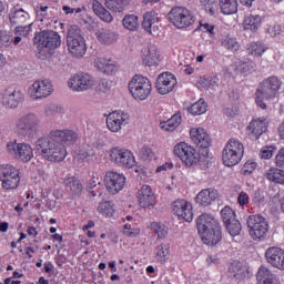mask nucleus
Listing matches in <instances>:
<instances>
[{"mask_svg": "<svg viewBox=\"0 0 284 284\" xmlns=\"http://www.w3.org/2000/svg\"><path fill=\"white\" fill-rule=\"evenodd\" d=\"M169 229L166 225L156 224V234L159 239H165L168 236Z\"/></svg>", "mask_w": 284, "mask_h": 284, "instance_id": "59", "label": "nucleus"}, {"mask_svg": "<svg viewBox=\"0 0 284 284\" xmlns=\"http://www.w3.org/2000/svg\"><path fill=\"white\" fill-rule=\"evenodd\" d=\"M30 32H32V22H29L28 24H18L16 26L13 33L19 37L28 38L30 37Z\"/></svg>", "mask_w": 284, "mask_h": 284, "instance_id": "46", "label": "nucleus"}, {"mask_svg": "<svg viewBox=\"0 0 284 284\" xmlns=\"http://www.w3.org/2000/svg\"><path fill=\"white\" fill-rule=\"evenodd\" d=\"M196 85L200 90H216L219 88V77L209 75L197 80Z\"/></svg>", "mask_w": 284, "mask_h": 284, "instance_id": "33", "label": "nucleus"}, {"mask_svg": "<svg viewBox=\"0 0 284 284\" xmlns=\"http://www.w3.org/2000/svg\"><path fill=\"white\" fill-rule=\"evenodd\" d=\"M140 156L143 161H150L154 156V152H152V149L143 146L140 151Z\"/></svg>", "mask_w": 284, "mask_h": 284, "instance_id": "55", "label": "nucleus"}, {"mask_svg": "<svg viewBox=\"0 0 284 284\" xmlns=\"http://www.w3.org/2000/svg\"><path fill=\"white\" fill-rule=\"evenodd\" d=\"M189 112L194 116H199L201 114H205L207 112V104L204 100H199L197 102L193 103L189 109Z\"/></svg>", "mask_w": 284, "mask_h": 284, "instance_id": "43", "label": "nucleus"}, {"mask_svg": "<svg viewBox=\"0 0 284 284\" xmlns=\"http://www.w3.org/2000/svg\"><path fill=\"white\" fill-rule=\"evenodd\" d=\"M12 45V39L10 36L6 34L3 30H0V48L2 50H8Z\"/></svg>", "mask_w": 284, "mask_h": 284, "instance_id": "50", "label": "nucleus"}, {"mask_svg": "<svg viewBox=\"0 0 284 284\" xmlns=\"http://www.w3.org/2000/svg\"><path fill=\"white\" fill-rule=\"evenodd\" d=\"M7 151L9 152V154H11V156L23 161V163L32 161V156H34V151L32 150V146L28 143L9 142L7 144Z\"/></svg>", "mask_w": 284, "mask_h": 284, "instance_id": "14", "label": "nucleus"}, {"mask_svg": "<svg viewBox=\"0 0 284 284\" xmlns=\"http://www.w3.org/2000/svg\"><path fill=\"white\" fill-rule=\"evenodd\" d=\"M266 32L271 37H278V34H281L283 32V28L281 27V24H274V26L267 28Z\"/></svg>", "mask_w": 284, "mask_h": 284, "instance_id": "57", "label": "nucleus"}, {"mask_svg": "<svg viewBox=\"0 0 284 284\" xmlns=\"http://www.w3.org/2000/svg\"><path fill=\"white\" fill-rule=\"evenodd\" d=\"M24 99L23 92L17 89H6L1 93V105L7 108L8 110H17L19 108V103H21Z\"/></svg>", "mask_w": 284, "mask_h": 284, "instance_id": "19", "label": "nucleus"}, {"mask_svg": "<svg viewBox=\"0 0 284 284\" xmlns=\"http://www.w3.org/2000/svg\"><path fill=\"white\" fill-rule=\"evenodd\" d=\"M77 132L64 129V130H52L49 136L39 138L34 145L40 156H43L45 161L51 163H61L68 156V151L64 145H73L77 143Z\"/></svg>", "mask_w": 284, "mask_h": 284, "instance_id": "1", "label": "nucleus"}, {"mask_svg": "<svg viewBox=\"0 0 284 284\" xmlns=\"http://www.w3.org/2000/svg\"><path fill=\"white\" fill-rule=\"evenodd\" d=\"M63 185L65 191L69 192V194H72V196H81V193L83 192V184L79 178H65L63 180Z\"/></svg>", "mask_w": 284, "mask_h": 284, "instance_id": "31", "label": "nucleus"}, {"mask_svg": "<svg viewBox=\"0 0 284 284\" xmlns=\"http://www.w3.org/2000/svg\"><path fill=\"white\" fill-rule=\"evenodd\" d=\"M265 50V45L258 42H253L247 47V52L252 54V57H261Z\"/></svg>", "mask_w": 284, "mask_h": 284, "instance_id": "47", "label": "nucleus"}, {"mask_svg": "<svg viewBox=\"0 0 284 284\" xmlns=\"http://www.w3.org/2000/svg\"><path fill=\"white\" fill-rule=\"evenodd\" d=\"M170 258V244H160L156 252L159 263H168Z\"/></svg>", "mask_w": 284, "mask_h": 284, "instance_id": "42", "label": "nucleus"}, {"mask_svg": "<svg viewBox=\"0 0 284 284\" xmlns=\"http://www.w3.org/2000/svg\"><path fill=\"white\" fill-rule=\"evenodd\" d=\"M190 136L197 148L207 150V148L212 145V139L210 138V134H207V131H205L203 128L191 129Z\"/></svg>", "mask_w": 284, "mask_h": 284, "instance_id": "25", "label": "nucleus"}, {"mask_svg": "<svg viewBox=\"0 0 284 284\" xmlns=\"http://www.w3.org/2000/svg\"><path fill=\"white\" fill-rule=\"evenodd\" d=\"M206 0L202 1L203 6H204V10L205 12H209V14H214V12H216V4L214 3V1L212 0Z\"/></svg>", "mask_w": 284, "mask_h": 284, "instance_id": "58", "label": "nucleus"}, {"mask_svg": "<svg viewBox=\"0 0 284 284\" xmlns=\"http://www.w3.org/2000/svg\"><path fill=\"white\" fill-rule=\"evenodd\" d=\"M160 54L159 48L154 44H150L146 49L142 51V63L148 68L159 65Z\"/></svg>", "mask_w": 284, "mask_h": 284, "instance_id": "27", "label": "nucleus"}, {"mask_svg": "<svg viewBox=\"0 0 284 284\" xmlns=\"http://www.w3.org/2000/svg\"><path fill=\"white\" fill-rule=\"evenodd\" d=\"M221 45L229 52H239L241 43L234 36H225L221 39Z\"/></svg>", "mask_w": 284, "mask_h": 284, "instance_id": "37", "label": "nucleus"}, {"mask_svg": "<svg viewBox=\"0 0 284 284\" xmlns=\"http://www.w3.org/2000/svg\"><path fill=\"white\" fill-rule=\"evenodd\" d=\"M278 90H281V80L272 75L265 79L256 90L255 93V103L262 110L267 108V104L263 102V99L266 101H271L272 99H276V94H278Z\"/></svg>", "mask_w": 284, "mask_h": 284, "instance_id": "5", "label": "nucleus"}, {"mask_svg": "<svg viewBox=\"0 0 284 284\" xmlns=\"http://www.w3.org/2000/svg\"><path fill=\"white\" fill-rule=\"evenodd\" d=\"M123 234L124 236H128L129 239H136L139 234H141V230L133 229L131 224H124L123 225Z\"/></svg>", "mask_w": 284, "mask_h": 284, "instance_id": "49", "label": "nucleus"}, {"mask_svg": "<svg viewBox=\"0 0 284 284\" xmlns=\"http://www.w3.org/2000/svg\"><path fill=\"white\" fill-rule=\"evenodd\" d=\"M136 199L140 207H154L156 205V196L150 185H142L138 191Z\"/></svg>", "mask_w": 284, "mask_h": 284, "instance_id": "23", "label": "nucleus"}, {"mask_svg": "<svg viewBox=\"0 0 284 284\" xmlns=\"http://www.w3.org/2000/svg\"><path fill=\"white\" fill-rule=\"evenodd\" d=\"M229 273L231 276L236 278V281H243L245 276H247V267L243 266V264L239 261H234L229 268Z\"/></svg>", "mask_w": 284, "mask_h": 284, "instance_id": "35", "label": "nucleus"}, {"mask_svg": "<svg viewBox=\"0 0 284 284\" xmlns=\"http://www.w3.org/2000/svg\"><path fill=\"white\" fill-rule=\"evenodd\" d=\"M256 281L258 284H280L278 277H276L267 266H261L258 268Z\"/></svg>", "mask_w": 284, "mask_h": 284, "instance_id": "32", "label": "nucleus"}, {"mask_svg": "<svg viewBox=\"0 0 284 284\" xmlns=\"http://www.w3.org/2000/svg\"><path fill=\"white\" fill-rule=\"evenodd\" d=\"M109 159L111 163L114 165H119L120 168H134L136 165V160L134 159V154L132 151L114 146L109 151Z\"/></svg>", "mask_w": 284, "mask_h": 284, "instance_id": "9", "label": "nucleus"}, {"mask_svg": "<svg viewBox=\"0 0 284 284\" xmlns=\"http://www.w3.org/2000/svg\"><path fill=\"white\" fill-rule=\"evenodd\" d=\"M169 19L175 28H190L195 18L192 11L185 7H174L169 12Z\"/></svg>", "mask_w": 284, "mask_h": 284, "instance_id": "11", "label": "nucleus"}, {"mask_svg": "<svg viewBox=\"0 0 284 284\" xmlns=\"http://www.w3.org/2000/svg\"><path fill=\"white\" fill-rule=\"evenodd\" d=\"M247 130L253 139H261V135L267 132V119L258 118L251 121Z\"/></svg>", "mask_w": 284, "mask_h": 284, "instance_id": "30", "label": "nucleus"}, {"mask_svg": "<svg viewBox=\"0 0 284 284\" xmlns=\"http://www.w3.org/2000/svg\"><path fill=\"white\" fill-rule=\"evenodd\" d=\"M68 85L73 92H88L95 85L94 77L88 73H78L69 79Z\"/></svg>", "mask_w": 284, "mask_h": 284, "instance_id": "13", "label": "nucleus"}, {"mask_svg": "<svg viewBox=\"0 0 284 284\" xmlns=\"http://www.w3.org/2000/svg\"><path fill=\"white\" fill-rule=\"evenodd\" d=\"M220 7L223 14H234L239 10V2L236 0H220Z\"/></svg>", "mask_w": 284, "mask_h": 284, "instance_id": "40", "label": "nucleus"}, {"mask_svg": "<svg viewBox=\"0 0 284 284\" xmlns=\"http://www.w3.org/2000/svg\"><path fill=\"white\" fill-rule=\"evenodd\" d=\"M33 43L38 44V59L45 61L61 47V36L57 31H42L34 36Z\"/></svg>", "mask_w": 284, "mask_h": 284, "instance_id": "3", "label": "nucleus"}, {"mask_svg": "<svg viewBox=\"0 0 284 284\" xmlns=\"http://www.w3.org/2000/svg\"><path fill=\"white\" fill-rule=\"evenodd\" d=\"M98 212L104 216L114 214V204L112 202H103L98 206Z\"/></svg>", "mask_w": 284, "mask_h": 284, "instance_id": "48", "label": "nucleus"}, {"mask_svg": "<svg viewBox=\"0 0 284 284\" xmlns=\"http://www.w3.org/2000/svg\"><path fill=\"white\" fill-rule=\"evenodd\" d=\"M105 7L111 12H123V4L119 3L116 0H105Z\"/></svg>", "mask_w": 284, "mask_h": 284, "instance_id": "51", "label": "nucleus"}, {"mask_svg": "<svg viewBox=\"0 0 284 284\" xmlns=\"http://www.w3.org/2000/svg\"><path fill=\"white\" fill-rule=\"evenodd\" d=\"M14 130L19 136L30 139V136L39 134V130H41V118L34 112L23 113L16 119Z\"/></svg>", "mask_w": 284, "mask_h": 284, "instance_id": "4", "label": "nucleus"}, {"mask_svg": "<svg viewBox=\"0 0 284 284\" xmlns=\"http://www.w3.org/2000/svg\"><path fill=\"white\" fill-rule=\"evenodd\" d=\"M200 28L202 32H209L210 37L214 34V26L210 23H201Z\"/></svg>", "mask_w": 284, "mask_h": 284, "instance_id": "64", "label": "nucleus"}, {"mask_svg": "<svg viewBox=\"0 0 284 284\" xmlns=\"http://www.w3.org/2000/svg\"><path fill=\"white\" fill-rule=\"evenodd\" d=\"M266 261L272 265V267H276L277 270L284 271V250L281 247H268L265 252Z\"/></svg>", "mask_w": 284, "mask_h": 284, "instance_id": "24", "label": "nucleus"}, {"mask_svg": "<svg viewBox=\"0 0 284 284\" xmlns=\"http://www.w3.org/2000/svg\"><path fill=\"white\" fill-rule=\"evenodd\" d=\"M176 77L170 72L161 73L155 83L159 94H170L176 88Z\"/></svg>", "mask_w": 284, "mask_h": 284, "instance_id": "20", "label": "nucleus"}, {"mask_svg": "<svg viewBox=\"0 0 284 284\" xmlns=\"http://www.w3.org/2000/svg\"><path fill=\"white\" fill-rule=\"evenodd\" d=\"M54 92V85L50 80H38L28 90L31 99H47Z\"/></svg>", "mask_w": 284, "mask_h": 284, "instance_id": "17", "label": "nucleus"}, {"mask_svg": "<svg viewBox=\"0 0 284 284\" xmlns=\"http://www.w3.org/2000/svg\"><path fill=\"white\" fill-rule=\"evenodd\" d=\"M129 123L130 113L125 111H113L106 116V128L110 132H121V129Z\"/></svg>", "mask_w": 284, "mask_h": 284, "instance_id": "16", "label": "nucleus"}, {"mask_svg": "<svg viewBox=\"0 0 284 284\" xmlns=\"http://www.w3.org/2000/svg\"><path fill=\"white\" fill-rule=\"evenodd\" d=\"M48 10H50V7L45 4L36 6L34 11H36L37 18L40 19V21H43V19L48 17Z\"/></svg>", "mask_w": 284, "mask_h": 284, "instance_id": "52", "label": "nucleus"}, {"mask_svg": "<svg viewBox=\"0 0 284 284\" xmlns=\"http://www.w3.org/2000/svg\"><path fill=\"white\" fill-rule=\"evenodd\" d=\"M254 70H256V63H254L252 61H247V62L240 64V71L243 74H250V72H254Z\"/></svg>", "mask_w": 284, "mask_h": 284, "instance_id": "53", "label": "nucleus"}, {"mask_svg": "<svg viewBox=\"0 0 284 284\" xmlns=\"http://www.w3.org/2000/svg\"><path fill=\"white\" fill-rule=\"evenodd\" d=\"M243 26L245 30L256 32L263 26V17L260 14H250L244 19Z\"/></svg>", "mask_w": 284, "mask_h": 284, "instance_id": "34", "label": "nucleus"}, {"mask_svg": "<svg viewBox=\"0 0 284 284\" xmlns=\"http://www.w3.org/2000/svg\"><path fill=\"white\" fill-rule=\"evenodd\" d=\"M216 199H219V191L214 189H203L195 196V202L199 203V205L207 207V205H212Z\"/></svg>", "mask_w": 284, "mask_h": 284, "instance_id": "28", "label": "nucleus"}, {"mask_svg": "<svg viewBox=\"0 0 284 284\" xmlns=\"http://www.w3.org/2000/svg\"><path fill=\"white\" fill-rule=\"evenodd\" d=\"M20 174L19 170L10 164L0 165V181L3 190H17L21 183Z\"/></svg>", "mask_w": 284, "mask_h": 284, "instance_id": "10", "label": "nucleus"}, {"mask_svg": "<svg viewBox=\"0 0 284 284\" xmlns=\"http://www.w3.org/2000/svg\"><path fill=\"white\" fill-rule=\"evenodd\" d=\"M95 37L102 45H112L119 41V33L105 28L98 30Z\"/></svg>", "mask_w": 284, "mask_h": 284, "instance_id": "29", "label": "nucleus"}, {"mask_svg": "<svg viewBox=\"0 0 284 284\" xmlns=\"http://www.w3.org/2000/svg\"><path fill=\"white\" fill-rule=\"evenodd\" d=\"M247 225L250 230V236L254 241H263L270 232V225L267 220L261 215H251L247 220Z\"/></svg>", "mask_w": 284, "mask_h": 284, "instance_id": "12", "label": "nucleus"}, {"mask_svg": "<svg viewBox=\"0 0 284 284\" xmlns=\"http://www.w3.org/2000/svg\"><path fill=\"white\" fill-rule=\"evenodd\" d=\"M181 113L173 114L166 122L162 124V129L166 130L168 132H174L179 125H181Z\"/></svg>", "mask_w": 284, "mask_h": 284, "instance_id": "41", "label": "nucleus"}, {"mask_svg": "<svg viewBox=\"0 0 284 284\" xmlns=\"http://www.w3.org/2000/svg\"><path fill=\"white\" fill-rule=\"evenodd\" d=\"M245 154V146L237 139L231 138L222 151V161L226 168L239 165Z\"/></svg>", "mask_w": 284, "mask_h": 284, "instance_id": "6", "label": "nucleus"}, {"mask_svg": "<svg viewBox=\"0 0 284 284\" xmlns=\"http://www.w3.org/2000/svg\"><path fill=\"white\" fill-rule=\"evenodd\" d=\"M197 232L205 245H219L223 239L221 223L214 216L203 213L196 220Z\"/></svg>", "mask_w": 284, "mask_h": 284, "instance_id": "2", "label": "nucleus"}, {"mask_svg": "<svg viewBox=\"0 0 284 284\" xmlns=\"http://www.w3.org/2000/svg\"><path fill=\"white\" fill-rule=\"evenodd\" d=\"M129 92L135 101H145L152 94V82L143 75H134L129 82Z\"/></svg>", "mask_w": 284, "mask_h": 284, "instance_id": "8", "label": "nucleus"}, {"mask_svg": "<svg viewBox=\"0 0 284 284\" xmlns=\"http://www.w3.org/2000/svg\"><path fill=\"white\" fill-rule=\"evenodd\" d=\"M224 225L231 236H239V234H241V230H243L239 220L231 221Z\"/></svg>", "mask_w": 284, "mask_h": 284, "instance_id": "45", "label": "nucleus"}, {"mask_svg": "<svg viewBox=\"0 0 284 284\" xmlns=\"http://www.w3.org/2000/svg\"><path fill=\"white\" fill-rule=\"evenodd\" d=\"M104 183L109 194H119L125 187V175L109 171L104 176Z\"/></svg>", "mask_w": 284, "mask_h": 284, "instance_id": "18", "label": "nucleus"}, {"mask_svg": "<svg viewBox=\"0 0 284 284\" xmlns=\"http://www.w3.org/2000/svg\"><path fill=\"white\" fill-rule=\"evenodd\" d=\"M274 146H264L260 152L261 159H272L274 156Z\"/></svg>", "mask_w": 284, "mask_h": 284, "instance_id": "54", "label": "nucleus"}, {"mask_svg": "<svg viewBox=\"0 0 284 284\" xmlns=\"http://www.w3.org/2000/svg\"><path fill=\"white\" fill-rule=\"evenodd\" d=\"M91 6L94 14H99L100 12H103L105 9V7H103L101 2H99V0H92Z\"/></svg>", "mask_w": 284, "mask_h": 284, "instance_id": "61", "label": "nucleus"}, {"mask_svg": "<svg viewBox=\"0 0 284 284\" xmlns=\"http://www.w3.org/2000/svg\"><path fill=\"white\" fill-rule=\"evenodd\" d=\"M122 26L130 32H136V30H139V17L135 14H126L122 20Z\"/></svg>", "mask_w": 284, "mask_h": 284, "instance_id": "39", "label": "nucleus"}, {"mask_svg": "<svg viewBox=\"0 0 284 284\" xmlns=\"http://www.w3.org/2000/svg\"><path fill=\"white\" fill-rule=\"evenodd\" d=\"M94 68L99 72H103V74H112L114 72V63L105 58H97L94 60Z\"/></svg>", "mask_w": 284, "mask_h": 284, "instance_id": "36", "label": "nucleus"}, {"mask_svg": "<svg viewBox=\"0 0 284 284\" xmlns=\"http://www.w3.org/2000/svg\"><path fill=\"white\" fill-rule=\"evenodd\" d=\"M266 179L272 181L273 183H280L283 185L284 183V170L277 168H271L266 171Z\"/></svg>", "mask_w": 284, "mask_h": 284, "instance_id": "38", "label": "nucleus"}, {"mask_svg": "<svg viewBox=\"0 0 284 284\" xmlns=\"http://www.w3.org/2000/svg\"><path fill=\"white\" fill-rule=\"evenodd\" d=\"M221 216H222V221H223L224 225H226L227 223H230L232 221H236V212H234V210H232V207H230V206H224L222 209Z\"/></svg>", "mask_w": 284, "mask_h": 284, "instance_id": "44", "label": "nucleus"}, {"mask_svg": "<svg viewBox=\"0 0 284 284\" xmlns=\"http://www.w3.org/2000/svg\"><path fill=\"white\" fill-rule=\"evenodd\" d=\"M174 154L175 156H179V159H181V161L184 162V164L189 168H192V165H196V163H199L196 150L185 142L178 143L174 146Z\"/></svg>", "mask_w": 284, "mask_h": 284, "instance_id": "15", "label": "nucleus"}, {"mask_svg": "<svg viewBox=\"0 0 284 284\" xmlns=\"http://www.w3.org/2000/svg\"><path fill=\"white\" fill-rule=\"evenodd\" d=\"M275 163L277 168H283L284 165V149H281L275 156Z\"/></svg>", "mask_w": 284, "mask_h": 284, "instance_id": "62", "label": "nucleus"}, {"mask_svg": "<svg viewBox=\"0 0 284 284\" xmlns=\"http://www.w3.org/2000/svg\"><path fill=\"white\" fill-rule=\"evenodd\" d=\"M97 17H99V19H101V21H104V23H112V21L114 19V18H112V13H110V11H108L106 9H104L99 14H97Z\"/></svg>", "mask_w": 284, "mask_h": 284, "instance_id": "56", "label": "nucleus"}, {"mask_svg": "<svg viewBox=\"0 0 284 284\" xmlns=\"http://www.w3.org/2000/svg\"><path fill=\"white\" fill-rule=\"evenodd\" d=\"M237 203L243 207V205H247L250 203V195L245 192H241L237 196Z\"/></svg>", "mask_w": 284, "mask_h": 284, "instance_id": "60", "label": "nucleus"}, {"mask_svg": "<svg viewBox=\"0 0 284 284\" xmlns=\"http://www.w3.org/2000/svg\"><path fill=\"white\" fill-rule=\"evenodd\" d=\"M173 212L179 216V219H183L186 223H192L194 220V213L192 212V203L186 200H176L172 204Z\"/></svg>", "mask_w": 284, "mask_h": 284, "instance_id": "22", "label": "nucleus"}, {"mask_svg": "<svg viewBox=\"0 0 284 284\" xmlns=\"http://www.w3.org/2000/svg\"><path fill=\"white\" fill-rule=\"evenodd\" d=\"M57 110H58L57 105L49 104L44 109V114L45 116H54L57 114Z\"/></svg>", "mask_w": 284, "mask_h": 284, "instance_id": "63", "label": "nucleus"}, {"mask_svg": "<svg viewBox=\"0 0 284 284\" xmlns=\"http://www.w3.org/2000/svg\"><path fill=\"white\" fill-rule=\"evenodd\" d=\"M142 28L145 32H149V34L159 37V33L161 32V20L159 19V14L153 11L144 13Z\"/></svg>", "mask_w": 284, "mask_h": 284, "instance_id": "21", "label": "nucleus"}, {"mask_svg": "<svg viewBox=\"0 0 284 284\" xmlns=\"http://www.w3.org/2000/svg\"><path fill=\"white\" fill-rule=\"evenodd\" d=\"M30 21V13L21 7H13L9 12V22L11 26H23Z\"/></svg>", "mask_w": 284, "mask_h": 284, "instance_id": "26", "label": "nucleus"}, {"mask_svg": "<svg viewBox=\"0 0 284 284\" xmlns=\"http://www.w3.org/2000/svg\"><path fill=\"white\" fill-rule=\"evenodd\" d=\"M67 45L69 48V52L72 53L77 59H81V57H85V52H88V45L85 44V38L83 37V31L78 26H72L67 34Z\"/></svg>", "mask_w": 284, "mask_h": 284, "instance_id": "7", "label": "nucleus"}]
</instances>
